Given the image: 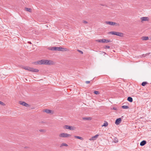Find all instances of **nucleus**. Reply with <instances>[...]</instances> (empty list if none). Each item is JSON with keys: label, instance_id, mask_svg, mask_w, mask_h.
<instances>
[{"label": "nucleus", "instance_id": "obj_1", "mask_svg": "<svg viewBox=\"0 0 151 151\" xmlns=\"http://www.w3.org/2000/svg\"><path fill=\"white\" fill-rule=\"evenodd\" d=\"M35 65L37 64H45L48 65H52L53 64V62L51 60H40L38 61L33 63Z\"/></svg>", "mask_w": 151, "mask_h": 151}, {"label": "nucleus", "instance_id": "obj_2", "mask_svg": "<svg viewBox=\"0 0 151 151\" xmlns=\"http://www.w3.org/2000/svg\"><path fill=\"white\" fill-rule=\"evenodd\" d=\"M23 68L25 70L32 72H37L39 71V70L37 69L31 68L28 66H24L23 67Z\"/></svg>", "mask_w": 151, "mask_h": 151}, {"label": "nucleus", "instance_id": "obj_3", "mask_svg": "<svg viewBox=\"0 0 151 151\" xmlns=\"http://www.w3.org/2000/svg\"><path fill=\"white\" fill-rule=\"evenodd\" d=\"M71 136V135L65 133H62L59 135V136L61 137H68Z\"/></svg>", "mask_w": 151, "mask_h": 151}, {"label": "nucleus", "instance_id": "obj_4", "mask_svg": "<svg viewBox=\"0 0 151 151\" xmlns=\"http://www.w3.org/2000/svg\"><path fill=\"white\" fill-rule=\"evenodd\" d=\"M105 23L108 24H109L110 25L113 26L116 25V26L118 25V24L115 22L111 21H106L105 22Z\"/></svg>", "mask_w": 151, "mask_h": 151}, {"label": "nucleus", "instance_id": "obj_5", "mask_svg": "<svg viewBox=\"0 0 151 151\" xmlns=\"http://www.w3.org/2000/svg\"><path fill=\"white\" fill-rule=\"evenodd\" d=\"M19 104L27 107H28L29 106V105L28 104L26 103L24 101H19Z\"/></svg>", "mask_w": 151, "mask_h": 151}, {"label": "nucleus", "instance_id": "obj_6", "mask_svg": "<svg viewBox=\"0 0 151 151\" xmlns=\"http://www.w3.org/2000/svg\"><path fill=\"white\" fill-rule=\"evenodd\" d=\"M99 136V134H96L94 136L92 137L91 138L89 139V140L91 141L95 140Z\"/></svg>", "mask_w": 151, "mask_h": 151}, {"label": "nucleus", "instance_id": "obj_7", "mask_svg": "<svg viewBox=\"0 0 151 151\" xmlns=\"http://www.w3.org/2000/svg\"><path fill=\"white\" fill-rule=\"evenodd\" d=\"M122 120L121 118H119L117 119L115 121V123L116 125H118L121 122Z\"/></svg>", "mask_w": 151, "mask_h": 151}, {"label": "nucleus", "instance_id": "obj_8", "mask_svg": "<svg viewBox=\"0 0 151 151\" xmlns=\"http://www.w3.org/2000/svg\"><path fill=\"white\" fill-rule=\"evenodd\" d=\"M65 129H68L70 130H73L74 129V127H73L68 125L65 126Z\"/></svg>", "mask_w": 151, "mask_h": 151}, {"label": "nucleus", "instance_id": "obj_9", "mask_svg": "<svg viewBox=\"0 0 151 151\" xmlns=\"http://www.w3.org/2000/svg\"><path fill=\"white\" fill-rule=\"evenodd\" d=\"M96 41L98 42H101L102 43H105L106 41L105 39L96 40Z\"/></svg>", "mask_w": 151, "mask_h": 151}, {"label": "nucleus", "instance_id": "obj_10", "mask_svg": "<svg viewBox=\"0 0 151 151\" xmlns=\"http://www.w3.org/2000/svg\"><path fill=\"white\" fill-rule=\"evenodd\" d=\"M147 142L145 140H143L140 143V145L141 146H143L146 144Z\"/></svg>", "mask_w": 151, "mask_h": 151}, {"label": "nucleus", "instance_id": "obj_11", "mask_svg": "<svg viewBox=\"0 0 151 151\" xmlns=\"http://www.w3.org/2000/svg\"><path fill=\"white\" fill-rule=\"evenodd\" d=\"M43 111L44 112H45L47 113H51L52 111V110L48 109H46L43 110Z\"/></svg>", "mask_w": 151, "mask_h": 151}, {"label": "nucleus", "instance_id": "obj_12", "mask_svg": "<svg viewBox=\"0 0 151 151\" xmlns=\"http://www.w3.org/2000/svg\"><path fill=\"white\" fill-rule=\"evenodd\" d=\"M141 19L142 21H148V19L147 17H143L141 18Z\"/></svg>", "mask_w": 151, "mask_h": 151}, {"label": "nucleus", "instance_id": "obj_13", "mask_svg": "<svg viewBox=\"0 0 151 151\" xmlns=\"http://www.w3.org/2000/svg\"><path fill=\"white\" fill-rule=\"evenodd\" d=\"M124 34L123 33L117 32V34L116 35H117L118 36L122 37L123 36Z\"/></svg>", "mask_w": 151, "mask_h": 151}, {"label": "nucleus", "instance_id": "obj_14", "mask_svg": "<svg viewBox=\"0 0 151 151\" xmlns=\"http://www.w3.org/2000/svg\"><path fill=\"white\" fill-rule=\"evenodd\" d=\"M68 50L66 48H64L63 47H60V51H67Z\"/></svg>", "mask_w": 151, "mask_h": 151}, {"label": "nucleus", "instance_id": "obj_15", "mask_svg": "<svg viewBox=\"0 0 151 151\" xmlns=\"http://www.w3.org/2000/svg\"><path fill=\"white\" fill-rule=\"evenodd\" d=\"M83 119L84 120H90L91 119V118L90 117H83Z\"/></svg>", "mask_w": 151, "mask_h": 151}, {"label": "nucleus", "instance_id": "obj_16", "mask_svg": "<svg viewBox=\"0 0 151 151\" xmlns=\"http://www.w3.org/2000/svg\"><path fill=\"white\" fill-rule=\"evenodd\" d=\"M127 100L130 102H132L133 101V99L131 97H128Z\"/></svg>", "mask_w": 151, "mask_h": 151}, {"label": "nucleus", "instance_id": "obj_17", "mask_svg": "<svg viewBox=\"0 0 151 151\" xmlns=\"http://www.w3.org/2000/svg\"><path fill=\"white\" fill-rule=\"evenodd\" d=\"M117 32L115 31L110 32H109V33L111 35H116Z\"/></svg>", "mask_w": 151, "mask_h": 151}, {"label": "nucleus", "instance_id": "obj_18", "mask_svg": "<svg viewBox=\"0 0 151 151\" xmlns=\"http://www.w3.org/2000/svg\"><path fill=\"white\" fill-rule=\"evenodd\" d=\"M142 39L143 40H146L148 39V37H143L142 38Z\"/></svg>", "mask_w": 151, "mask_h": 151}, {"label": "nucleus", "instance_id": "obj_19", "mask_svg": "<svg viewBox=\"0 0 151 151\" xmlns=\"http://www.w3.org/2000/svg\"><path fill=\"white\" fill-rule=\"evenodd\" d=\"M74 137L78 139L81 140H83V138L82 137L79 136H75Z\"/></svg>", "mask_w": 151, "mask_h": 151}, {"label": "nucleus", "instance_id": "obj_20", "mask_svg": "<svg viewBox=\"0 0 151 151\" xmlns=\"http://www.w3.org/2000/svg\"><path fill=\"white\" fill-rule=\"evenodd\" d=\"M68 146V145L67 144H66V143H62L60 145V147H62L63 146H65L67 147Z\"/></svg>", "mask_w": 151, "mask_h": 151}, {"label": "nucleus", "instance_id": "obj_21", "mask_svg": "<svg viewBox=\"0 0 151 151\" xmlns=\"http://www.w3.org/2000/svg\"><path fill=\"white\" fill-rule=\"evenodd\" d=\"M108 125V123L107 122H105L104 124L102 125V127H106Z\"/></svg>", "mask_w": 151, "mask_h": 151}, {"label": "nucleus", "instance_id": "obj_22", "mask_svg": "<svg viewBox=\"0 0 151 151\" xmlns=\"http://www.w3.org/2000/svg\"><path fill=\"white\" fill-rule=\"evenodd\" d=\"M25 9L26 11H27V12H31L32 9L31 8H25Z\"/></svg>", "mask_w": 151, "mask_h": 151}, {"label": "nucleus", "instance_id": "obj_23", "mask_svg": "<svg viewBox=\"0 0 151 151\" xmlns=\"http://www.w3.org/2000/svg\"><path fill=\"white\" fill-rule=\"evenodd\" d=\"M122 107L123 109H127L129 108L128 106L125 105L122 106Z\"/></svg>", "mask_w": 151, "mask_h": 151}, {"label": "nucleus", "instance_id": "obj_24", "mask_svg": "<svg viewBox=\"0 0 151 151\" xmlns=\"http://www.w3.org/2000/svg\"><path fill=\"white\" fill-rule=\"evenodd\" d=\"M147 83V82H143L142 83V86H145L146 84Z\"/></svg>", "mask_w": 151, "mask_h": 151}, {"label": "nucleus", "instance_id": "obj_25", "mask_svg": "<svg viewBox=\"0 0 151 151\" xmlns=\"http://www.w3.org/2000/svg\"><path fill=\"white\" fill-rule=\"evenodd\" d=\"M94 93L96 95H98L100 93L99 91H94Z\"/></svg>", "mask_w": 151, "mask_h": 151}, {"label": "nucleus", "instance_id": "obj_26", "mask_svg": "<svg viewBox=\"0 0 151 151\" xmlns=\"http://www.w3.org/2000/svg\"><path fill=\"white\" fill-rule=\"evenodd\" d=\"M48 49L50 50H53L54 51V49H53V47H49L48 48Z\"/></svg>", "mask_w": 151, "mask_h": 151}, {"label": "nucleus", "instance_id": "obj_27", "mask_svg": "<svg viewBox=\"0 0 151 151\" xmlns=\"http://www.w3.org/2000/svg\"><path fill=\"white\" fill-rule=\"evenodd\" d=\"M105 42L106 43H108L109 42H111V41L110 40H106L105 39Z\"/></svg>", "mask_w": 151, "mask_h": 151}, {"label": "nucleus", "instance_id": "obj_28", "mask_svg": "<svg viewBox=\"0 0 151 151\" xmlns=\"http://www.w3.org/2000/svg\"><path fill=\"white\" fill-rule=\"evenodd\" d=\"M40 131L41 132H45V131L44 129H40Z\"/></svg>", "mask_w": 151, "mask_h": 151}, {"label": "nucleus", "instance_id": "obj_29", "mask_svg": "<svg viewBox=\"0 0 151 151\" xmlns=\"http://www.w3.org/2000/svg\"><path fill=\"white\" fill-rule=\"evenodd\" d=\"M0 104L2 105L3 106H4L5 105L1 101H0Z\"/></svg>", "mask_w": 151, "mask_h": 151}, {"label": "nucleus", "instance_id": "obj_30", "mask_svg": "<svg viewBox=\"0 0 151 151\" xmlns=\"http://www.w3.org/2000/svg\"><path fill=\"white\" fill-rule=\"evenodd\" d=\"M54 51L57 50V47H53Z\"/></svg>", "mask_w": 151, "mask_h": 151}, {"label": "nucleus", "instance_id": "obj_31", "mask_svg": "<svg viewBox=\"0 0 151 151\" xmlns=\"http://www.w3.org/2000/svg\"><path fill=\"white\" fill-rule=\"evenodd\" d=\"M110 48V46H105V48H108V49H109V48Z\"/></svg>", "mask_w": 151, "mask_h": 151}, {"label": "nucleus", "instance_id": "obj_32", "mask_svg": "<svg viewBox=\"0 0 151 151\" xmlns=\"http://www.w3.org/2000/svg\"><path fill=\"white\" fill-rule=\"evenodd\" d=\"M57 50L60 51V47H58Z\"/></svg>", "mask_w": 151, "mask_h": 151}, {"label": "nucleus", "instance_id": "obj_33", "mask_svg": "<svg viewBox=\"0 0 151 151\" xmlns=\"http://www.w3.org/2000/svg\"><path fill=\"white\" fill-rule=\"evenodd\" d=\"M90 83V81H86V83L87 84H89Z\"/></svg>", "mask_w": 151, "mask_h": 151}, {"label": "nucleus", "instance_id": "obj_34", "mask_svg": "<svg viewBox=\"0 0 151 151\" xmlns=\"http://www.w3.org/2000/svg\"><path fill=\"white\" fill-rule=\"evenodd\" d=\"M112 109L113 110H117V109L116 107H113V108Z\"/></svg>", "mask_w": 151, "mask_h": 151}, {"label": "nucleus", "instance_id": "obj_35", "mask_svg": "<svg viewBox=\"0 0 151 151\" xmlns=\"http://www.w3.org/2000/svg\"><path fill=\"white\" fill-rule=\"evenodd\" d=\"M118 142V139H115V140L114 141V142L115 143H117V142Z\"/></svg>", "mask_w": 151, "mask_h": 151}, {"label": "nucleus", "instance_id": "obj_36", "mask_svg": "<svg viewBox=\"0 0 151 151\" xmlns=\"http://www.w3.org/2000/svg\"><path fill=\"white\" fill-rule=\"evenodd\" d=\"M78 51L81 54H83V52L81 51V50H78Z\"/></svg>", "mask_w": 151, "mask_h": 151}, {"label": "nucleus", "instance_id": "obj_37", "mask_svg": "<svg viewBox=\"0 0 151 151\" xmlns=\"http://www.w3.org/2000/svg\"><path fill=\"white\" fill-rule=\"evenodd\" d=\"M83 23H84L85 24H86L88 23L86 21H83Z\"/></svg>", "mask_w": 151, "mask_h": 151}, {"label": "nucleus", "instance_id": "obj_38", "mask_svg": "<svg viewBox=\"0 0 151 151\" xmlns=\"http://www.w3.org/2000/svg\"><path fill=\"white\" fill-rule=\"evenodd\" d=\"M28 43L30 44H31V42H28Z\"/></svg>", "mask_w": 151, "mask_h": 151}]
</instances>
